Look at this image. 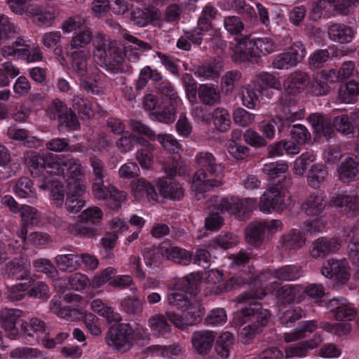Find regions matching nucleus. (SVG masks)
<instances>
[{
	"label": "nucleus",
	"mask_w": 359,
	"mask_h": 359,
	"mask_svg": "<svg viewBox=\"0 0 359 359\" xmlns=\"http://www.w3.org/2000/svg\"><path fill=\"white\" fill-rule=\"evenodd\" d=\"M29 285L27 283H19L6 288L5 294L12 302L20 301L27 294Z\"/></svg>",
	"instance_id": "69168bd1"
},
{
	"label": "nucleus",
	"mask_w": 359,
	"mask_h": 359,
	"mask_svg": "<svg viewBox=\"0 0 359 359\" xmlns=\"http://www.w3.org/2000/svg\"><path fill=\"white\" fill-rule=\"evenodd\" d=\"M11 357L19 359H36L43 358V354L36 348L30 347H20L11 352Z\"/></svg>",
	"instance_id": "13d9d810"
},
{
	"label": "nucleus",
	"mask_w": 359,
	"mask_h": 359,
	"mask_svg": "<svg viewBox=\"0 0 359 359\" xmlns=\"http://www.w3.org/2000/svg\"><path fill=\"white\" fill-rule=\"evenodd\" d=\"M121 306L128 314L132 316L140 315L143 310V302L137 296L124 299Z\"/></svg>",
	"instance_id": "5fc2aeb1"
},
{
	"label": "nucleus",
	"mask_w": 359,
	"mask_h": 359,
	"mask_svg": "<svg viewBox=\"0 0 359 359\" xmlns=\"http://www.w3.org/2000/svg\"><path fill=\"white\" fill-rule=\"evenodd\" d=\"M130 187L134 197L137 200L142 198L144 196H146L148 199L158 200V194L154 187L143 178L133 181Z\"/></svg>",
	"instance_id": "bb28decb"
},
{
	"label": "nucleus",
	"mask_w": 359,
	"mask_h": 359,
	"mask_svg": "<svg viewBox=\"0 0 359 359\" xmlns=\"http://www.w3.org/2000/svg\"><path fill=\"white\" fill-rule=\"evenodd\" d=\"M24 159L34 177H39L45 169L51 167V157L42 156L34 151H27L24 155Z\"/></svg>",
	"instance_id": "2eb2a0df"
},
{
	"label": "nucleus",
	"mask_w": 359,
	"mask_h": 359,
	"mask_svg": "<svg viewBox=\"0 0 359 359\" xmlns=\"http://www.w3.org/2000/svg\"><path fill=\"white\" fill-rule=\"evenodd\" d=\"M22 331L29 337H34V334L38 335L40 334H47V327L45 323L38 318H33L30 319L29 323L23 322L21 325Z\"/></svg>",
	"instance_id": "79ce46f5"
},
{
	"label": "nucleus",
	"mask_w": 359,
	"mask_h": 359,
	"mask_svg": "<svg viewBox=\"0 0 359 359\" xmlns=\"http://www.w3.org/2000/svg\"><path fill=\"white\" fill-rule=\"evenodd\" d=\"M27 15L38 26L49 27L55 20V15L51 11L37 4L27 6Z\"/></svg>",
	"instance_id": "4be33fe9"
},
{
	"label": "nucleus",
	"mask_w": 359,
	"mask_h": 359,
	"mask_svg": "<svg viewBox=\"0 0 359 359\" xmlns=\"http://www.w3.org/2000/svg\"><path fill=\"white\" fill-rule=\"evenodd\" d=\"M263 90L264 88L259 83H253L243 87L241 93L243 104L250 109H255Z\"/></svg>",
	"instance_id": "cd10ccee"
},
{
	"label": "nucleus",
	"mask_w": 359,
	"mask_h": 359,
	"mask_svg": "<svg viewBox=\"0 0 359 359\" xmlns=\"http://www.w3.org/2000/svg\"><path fill=\"white\" fill-rule=\"evenodd\" d=\"M126 198V193L123 191H118L114 187L111 188L109 195L104 199L106 205L112 210H118L121 203Z\"/></svg>",
	"instance_id": "4d7b16f0"
},
{
	"label": "nucleus",
	"mask_w": 359,
	"mask_h": 359,
	"mask_svg": "<svg viewBox=\"0 0 359 359\" xmlns=\"http://www.w3.org/2000/svg\"><path fill=\"white\" fill-rule=\"evenodd\" d=\"M89 162L92 168L90 182L104 180L107 175V170L104 161L93 154L89 157Z\"/></svg>",
	"instance_id": "49530a36"
},
{
	"label": "nucleus",
	"mask_w": 359,
	"mask_h": 359,
	"mask_svg": "<svg viewBox=\"0 0 359 359\" xmlns=\"http://www.w3.org/2000/svg\"><path fill=\"white\" fill-rule=\"evenodd\" d=\"M233 344V336L229 332L222 333L217 340L215 350L218 355L223 358L229 356Z\"/></svg>",
	"instance_id": "ea45409f"
},
{
	"label": "nucleus",
	"mask_w": 359,
	"mask_h": 359,
	"mask_svg": "<svg viewBox=\"0 0 359 359\" xmlns=\"http://www.w3.org/2000/svg\"><path fill=\"white\" fill-rule=\"evenodd\" d=\"M93 56L97 62L112 74L127 71L126 53L116 41H110L103 34H97L93 39Z\"/></svg>",
	"instance_id": "f03ea898"
},
{
	"label": "nucleus",
	"mask_w": 359,
	"mask_h": 359,
	"mask_svg": "<svg viewBox=\"0 0 359 359\" xmlns=\"http://www.w3.org/2000/svg\"><path fill=\"white\" fill-rule=\"evenodd\" d=\"M333 129L341 133L344 135H351L353 133V127L347 115H341L334 118L332 120Z\"/></svg>",
	"instance_id": "e2e57ef3"
},
{
	"label": "nucleus",
	"mask_w": 359,
	"mask_h": 359,
	"mask_svg": "<svg viewBox=\"0 0 359 359\" xmlns=\"http://www.w3.org/2000/svg\"><path fill=\"white\" fill-rule=\"evenodd\" d=\"M313 132L317 136L330 138L334 133L332 126V118L320 113H313L307 118Z\"/></svg>",
	"instance_id": "dca6fc26"
},
{
	"label": "nucleus",
	"mask_w": 359,
	"mask_h": 359,
	"mask_svg": "<svg viewBox=\"0 0 359 359\" xmlns=\"http://www.w3.org/2000/svg\"><path fill=\"white\" fill-rule=\"evenodd\" d=\"M215 339V335L211 331H196L193 333L191 343L198 354L205 355L210 351Z\"/></svg>",
	"instance_id": "6ab92c4d"
},
{
	"label": "nucleus",
	"mask_w": 359,
	"mask_h": 359,
	"mask_svg": "<svg viewBox=\"0 0 359 359\" xmlns=\"http://www.w3.org/2000/svg\"><path fill=\"white\" fill-rule=\"evenodd\" d=\"M100 226L93 225L81 219L73 226L72 232L81 237L94 238L101 233Z\"/></svg>",
	"instance_id": "58836bf2"
},
{
	"label": "nucleus",
	"mask_w": 359,
	"mask_h": 359,
	"mask_svg": "<svg viewBox=\"0 0 359 359\" xmlns=\"http://www.w3.org/2000/svg\"><path fill=\"white\" fill-rule=\"evenodd\" d=\"M55 109L58 119L66 126L73 130H76L79 126L76 114L60 101L55 102Z\"/></svg>",
	"instance_id": "72a5a7b5"
},
{
	"label": "nucleus",
	"mask_w": 359,
	"mask_h": 359,
	"mask_svg": "<svg viewBox=\"0 0 359 359\" xmlns=\"http://www.w3.org/2000/svg\"><path fill=\"white\" fill-rule=\"evenodd\" d=\"M123 38L130 43V45L125 47L127 52H131L128 55L130 60H137L142 53L152 48L150 43L142 41L129 33L123 34Z\"/></svg>",
	"instance_id": "a878e982"
},
{
	"label": "nucleus",
	"mask_w": 359,
	"mask_h": 359,
	"mask_svg": "<svg viewBox=\"0 0 359 359\" xmlns=\"http://www.w3.org/2000/svg\"><path fill=\"white\" fill-rule=\"evenodd\" d=\"M287 169L288 165L286 161H278L265 163L262 168V171L264 174H266L273 178L277 177L281 179L285 176L282 175L285 173Z\"/></svg>",
	"instance_id": "8fccbe9b"
},
{
	"label": "nucleus",
	"mask_w": 359,
	"mask_h": 359,
	"mask_svg": "<svg viewBox=\"0 0 359 359\" xmlns=\"http://www.w3.org/2000/svg\"><path fill=\"white\" fill-rule=\"evenodd\" d=\"M240 60L252 62L262 55H266L275 51L276 43L269 37H259L250 40L245 37L239 42Z\"/></svg>",
	"instance_id": "423d86ee"
},
{
	"label": "nucleus",
	"mask_w": 359,
	"mask_h": 359,
	"mask_svg": "<svg viewBox=\"0 0 359 359\" xmlns=\"http://www.w3.org/2000/svg\"><path fill=\"white\" fill-rule=\"evenodd\" d=\"M266 229L262 222L250 223L245 230L247 241L252 245H260L265 237Z\"/></svg>",
	"instance_id": "e433bc0d"
},
{
	"label": "nucleus",
	"mask_w": 359,
	"mask_h": 359,
	"mask_svg": "<svg viewBox=\"0 0 359 359\" xmlns=\"http://www.w3.org/2000/svg\"><path fill=\"white\" fill-rule=\"evenodd\" d=\"M330 204L344 209L350 217L359 215V194L354 191L334 194Z\"/></svg>",
	"instance_id": "9d476101"
},
{
	"label": "nucleus",
	"mask_w": 359,
	"mask_h": 359,
	"mask_svg": "<svg viewBox=\"0 0 359 359\" xmlns=\"http://www.w3.org/2000/svg\"><path fill=\"white\" fill-rule=\"evenodd\" d=\"M320 327L333 334L338 337H344L350 334L351 331V325L348 323H330L327 322L321 323Z\"/></svg>",
	"instance_id": "864d4df0"
},
{
	"label": "nucleus",
	"mask_w": 359,
	"mask_h": 359,
	"mask_svg": "<svg viewBox=\"0 0 359 359\" xmlns=\"http://www.w3.org/2000/svg\"><path fill=\"white\" fill-rule=\"evenodd\" d=\"M315 156L312 153L305 152L299 156L294 163V173L299 176H302L308 166L314 161Z\"/></svg>",
	"instance_id": "0e129e2a"
},
{
	"label": "nucleus",
	"mask_w": 359,
	"mask_h": 359,
	"mask_svg": "<svg viewBox=\"0 0 359 359\" xmlns=\"http://www.w3.org/2000/svg\"><path fill=\"white\" fill-rule=\"evenodd\" d=\"M195 159L200 168L193 177V189L203 193L209 191L210 187H217L222 184L221 178L223 167L216 162L212 154L201 151L196 155Z\"/></svg>",
	"instance_id": "7ed1b4c3"
},
{
	"label": "nucleus",
	"mask_w": 359,
	"mask_h": 359,
	"mask_svg": "<svg viewBox=\"0 0 359 359\" xmlns=\"http://www.w3.org/2000/svg\"><path fill=\"white\" fill-rule=\"evenodd\" d=\"M201 278V277L198 273H191L184 277L182 283H177L175 286L179 290L194 294Z\"/></svg>",
	"instance_id": "6e6d98bb"
},
{
	"label": "nucleus",
	"mask_w": 359,
	"mask_h": 359,
	"mask_svg": "<svg viewBox=\"0 0 359 359\" xmlns=\"http://www.w3.org/2000/svg\"><path fill=\"white\" fill-rule=\"evenodd\" d=\"M57 267L63 271L72 272L78 269L80 266L79 258L76 255H60L55 257Z\"/></svg>",
	"instance_id": "a19ab883"
},
{
	"label": "nucleus",
	"mask_w": 359,
	"mask_h": 359,
	"mask_svg": "<svg viewBox=\"0 0 359 359\" xmlns=\"http://www.w3.org/2000/svg\"><path fill=\"white\" fill-rule=\"evenodd\" d=\"M198 93L200 101L205 105L214 106L221 101L218 88L213 84H201Z\"/></svg>",
	"instance_id": "2f4dec72"
},
{
	"label": "nucleus",
	"mask_w": 359,
	"mask_h": 359,
	"mask_svg": "<svg viewBox=\"0 0 359 359\" xmlns=\"http://www.w3.org/2000/svg\"><path fill=\"white\" fill-rule=\"evenodd\" d=\"M305 241L306 238L300 231L292 229L282 236L280 244L285 250H297L304 245Z\"/></svg>",
	"instance_id": "f704fd0d"
},
{
	"label": "nucleus",
	"mask_w": 359,
	"mask_h": 359,
	"mask_svg": "<svg viewBox=\"0 0 359 359\" xmlns=\"http://www.w3.org/2000/svg\"><path fill=\"white\" fill-rule=\"evenodd\" d=\"M4 271L8 277L16 280L27 279L30 276L29 265L22 258H15L7 262Z\"/></svg>",
	"instance_id": "5701e85b"
},
{
	"label": "nucleus",
	"mask_w": 359,
	"mask_h": 359,
	"mask_svg": "<svg viewBox=\"0 0 359 359\" xmlns=\"http://www.w3.org/2000/svg\"><path fill=\"white\" fill-rule=\"evenodd\" d=\"M310 85V77L306 72H294L283 81L284 94L278 100V104L285 114V118L294 121L300 117L299 108L294 95L300 93Z\"/></svg>",
	"instance_id": "20e7f679"
},
{
	"label": "nucleus",
	"mask_w": 359,
	"mask_h": 359,
	"mask_svg": "<svg viewBox=\"0 0 359 359\" xmlns=\"http://www.w3.org/2000/svg\"><path fill=\"white\" fill-rule=\"evenodd\" d=\"M268 274H271L274 278L280 280L292 281L302 276V271L299 266L286 265L276 269L273 271H265L259 276V281H255L253 287H251V288L255 290L257 288H262L265 291L262 287H259V282L263 281Z\"/></svg>",
	"instance_id": "ddd939ff"
},
{
	"label": "nucleus",
	"mask_w": 359,
	"mask_h": 359,
	"mask_svg": "<svg viewBox=\"0 0 359 359\" xmlns=\"http://www.w3.org/2000/svg\"><path fill=\"white\" fill-rule=\"evenodd\" d=\"M292 184V178L284 176L271 186L260 197V210L268 213L271 210L282 211L285 209L290 199L287 190Z\"/></svg>",
	"instance_id": "39448f33"
},
{
	"label": "nucleus",
	"mask_w": 359,
	"mask_h": 359,
	"mask_svg": "<svg viewBox=\"0 0 359 359\" xmlns=\"http://www.w3.org/2000/svg\"><path fill=\"white\" fill-rule=\"evenodd\" d=\"M332 276L341 283H345L350 278L349 266L346 259H332Z\"/></svg>",
	"instance_id": "a18cd8bd"
},
{
	"label": "nucleus",
	"mask_w": 359,
	"mask_h": 359,
	"mask_svg": "<svg viewBox=\"0 0 359 359\" xmlns=\"http://www.w3.org/2000/svg\"><path fill=\"white\" fill-rule=\"evenodd\" d=\"M328 36L334 42L345 44L352 41L355 34L354 29L343 23H333L327 29Z\"/></svg>",
	"instance_id": "aec40b11"
},
{
	"label": "nucleus",
	"mask_w": 359,
	"mask_h": 359,
	"mask_svg": "<svg viewBox=\"0 0 359 359\" xmlns=\"http://www.w3.org/2000/svg\"><path fill=\"white\" fill-rule=\"evenodd\" d=\"M242 74L238 70H230L226 72L221 79V86L223 92L230 94L233 92L234 87L241 80Z\"/></svg>",
	"instance_id": "37998d69"
},
{
	"label": "nucleus",
	"mask_w": 359,
	"mask_h": 359,
	"mask_svg": "<svg viewBox=\"0 0 359 359\" xmlns=\"http://www.w3.org/2000/svg\"><path fill=\"white\" fill-rule=\"evenodd\" d=\"M266 292L262 288H257L255 290L250 288L237 297L238 303H247L248 306L241 310L243 318H248L252 321V324L244 327L241 331V337L245 339V342L254 338L262 331V327L269 323L270 313L264 309L262 305L255 301V299H262Z\"/></svg>",
	"instance_id": "f257e3e1"
},
{
	"label": "nucleus",
	"mask_w": 359,
	"mask_h": 359,
	"mask_svg": "<svg viewBox=\"0 0 359 359\" xmlns=\"http://www.w3.org/2000/svg\"><path fill=\"white\" fill-rule=\"evenodd\" d=\"M176 290L177 291L168 295V303L170 306L178 310L186 311L198 304V300L195 294L187 293L177 288Z\"/></svg>",
	"instance_id": "412c9836"
},
{
	"label": "nucleus",
	"mask_w": 359,
	"mask_h": 359,
	"mask_svg": "<svg viewBox=\"0 0 359 359\" xmlns=\"http://www.w3.org/2000/svg\"><path fill=\"white\" fill-rule=\"evenodd\" d=\"M157 188L161 196L170 200H180L184 196V189L182 186L175 182H168L160 180L157 182Z\"/></svg>",
	"instance_id": "c85d7f7f"
},
{
	"label": "nucleus",
	"mask_w": 359,
	"mask_h": 359,
	"mask_svg": "<svg viewBox=\"0 0 359 359\" xmlns=\"http://www.w3.org/2000/svg\"><path fill=\"white\" fill-rule=\"evenodd\" d=\"M158 251L163 257L183 266L189 265L192 260L191 252L175 246L169 241L161 243Z\"/></svg>",
	"instance_id": "9b49d317"
},
{
	"label": "nucleus",
	"mask_w": 359,
	"mask_h": 359,
	"mask_svg": "<svg viewBox=\"0 0 359 359\" xmlns=\"http://www.w3.org/2000/svg\"><path fill=\"white\" fill-rule=\"evenodd\" d=\"M306 316V312L299 306L290 308L280 314V320L283 325L291 327L297 320Z\"/></svg>",
	"instance_id": "3c124183"
},
{
	"label": "nucleus",
	"mask_w": 359,
	"mask_h": 359,
	"mask_svg": "<svg viewBox=\"0 0 359 359\" xmlns=\"http://www.w3.org/2000/svg\"><path fill=\"white\" fill-rule=\"evenodd\" d=\"M222 70V63L219 60H212L198 66L195 74L199 77L214 81L219 78Z\"/></svg>",
	"instance_id": "c756f323"
},
{
	"label": "nucleus",
	"mask_w": 359,
	"mask_h": 359,
	"mask_svg": "<svg viewBox=\"0 0 359 359\" xmlns=\"http://www.w3.org/2000/svg\"><path fill=\"white\" fill-rule=\"evenodd\" d=\"M268 291L273 293L278 301L282 304H290L294 302L296 294V287L290 285H285L282 287H279V284L273 281L266 286Z\"/></svg>",
	"instance_id": "393cba45"
},
{
	"label": "nucleus",
	"mask_w": 359,
	"mask_h": 359,
	"mask_svg": "<svg viewBox=\"0 0 359 359\" xmlns=\"http://www.w3.org/2000/svg\"><path fill=\"white\" fill-rule=\"evenodd\" d=\"M325 205L322 194H313L302 205V209L308 215H315L320 213Z\"/></svg>",
	"instance_id": "c9c22d12"
},
{
	"label": "nucleus",
	"mask_w": 359,
	"mask_h": 359,
	"mask_svg": "<svg viewBox=\"0 0 359 359\" xmlns=\"http://www.w3.org/2000/svg\"><path fill=\"white\" fill-rule=\"evenodd\" d=\"M133 334V330L129 324H119L116 327H111L107 331L105 341L114 350L124 353L132 347Z\"/></svg>",
	"instance_id": "0eeeda50"
},
{
	"label": "nucleus",
	"mask_w": 359,
	"mask_h": 359,
	"mask_svg": "<svg viewBox=\"0 0 359 359\" xmlns=\"http://www.w3.org/2000/svg\"><path fill=\"white\" fill-rule=\"evenodd\" d=\"M339 180L344 182L352 181L359 171L358 163L351 157L345 158L338 166Z\"/></svg>",
	"instance_id": "473e14b6"
},
{
	"label": "nucleus",
	"mask_w": 359,
	"mask_h": 359,
	"mask_svg": "<svg viewBox=\"0 0 359 359\" xmlns=\"http://www.w3.org/2000/svg\"><path fill=\"white\" fill-rule=\"evenodd\" d=\"M148 323L151 330L158 334H164L171 330V327L167 322L166 316L163 314L158 313L151 316Z\"/></svg>",
	"instance_id": "de8ad7c7"
},
{
	"label": "nucleus",
	"mask_w": 359,
	"mask_h": 359,
	"mask_svg": "<svg viewBox=\"0 0 359 359\" xmlns=\"http://www.w3.org/2000/svg\"><path fill=\"white\" fill-rule=\"evenodd\" d=\"M13 191L20 198H27L28 202L34 203L36 198V191L32 181L27 177H21L14 184Z\"/></svg>",
	"instance_id": "b1692460"
},
{
	"label": "nucleus",
	"mask_w": 359,
	"mask_h": 359,
	"mask_svg": "<svg viewBox=\"0 0 359 359\" xmlns=\"http://www.w3.org/2000/svg\"><path fill=\"white\" fill-rule=\"evenodd\" d=\"M20 74V70L12 62H6L0 67V87L9 86L11 79Z\"/></svg>",
	"instance_id": "603ef678"
},
{
	"label": "nucleus",
	"mask_w": 359,
	"mask_h": 359,
	"mask_svg": "<svg viewBox=\"0 0 359 359\" xmlns=\"http://www.w3.org/2000/svg\"><path fill=\"white\" fill-rule=\"evenodd\" d=\"M22 315L23 311L18 309H5L0 313L1 326L11 339L18 334L16 324Z\"/></svg>",
	"instance_id": "4468645a"
},
{
	"label": "nucleus",
	"mask_w": 359,
	"mask_h": 359,
	"mask_svg": "<svg viewBox=\"0 0 359 359\" xmlns=\"http://www.w3.org/2000/svg\"><path fill=\"white\" fill-rule=\"evenodd\" d=\"M341 248L340 241L335 238L320 237L312 243L310 255L313 258H323L336 253Z\"/></svg>",
	"instance_id": "f8f14e48"
},
{
	"label": "nucleus",
	"mask_w": 359,
	"mask_h": 359,
	"mask_svg": "<svg viewBox=\"0 0 359 359\" xmlns=\"http://www.w3.org/2000/svg\"><path fill=\"white\" fill-rule=\"evenodd\" d=\"M178 104L169 103L161 111L151 113V118L164 123H172L175 119L176 109Z\"/></svg>",
	"instance_id": "09e8293b"
},
{
	"label": "nucleus",
	"mask_w": 359,
	"mask_h": 359,
	"mask_svg": "<svg viewBox=\"0 0 359 359\" xmlns=\"http://www.w3.org/2000/svg\"><path fill=\"white\" fill-rule=\"evenodd\" d=\"M348 257L353 267L359 274V240L351 239L348 245Z\"/></svg>",
	"instance_id": "774afa93"
},
{
	"label": "nucleus",
	"mask_w": 359,
	"mask_h": 359,
	"mask_svg": "<svg viewBox=\"0 0 359 359\" xmlns=\"http://www.w3.org/2000/svg\"><path fill=\"white\" fill-rule=\"evenodd\" d=\"M252 201L248 198H239L229 196L221 199L218 210L233 215L239 220H245L248 217L251 210Z\"/></svg>",
	"instance_id": "6e6552de"
},
{
	"label": "nucleus",
	"mask_w": 359,
	"mask_h": 359,
	"mask_svg": "<svg viewBox=\"0 0 359 359\" xmlns=\"http://www.w3.org/2000/svg\"><path fill=\"white\" fill-rule=\"evenodd\" d=\"M328 175L326 168L321 164L313 165L308 173L307 182L312 188H318Z\"/></svg>",
	"instance_id": "4c0bfd02"
},
{
	"label": "nucleus",
	"mask_w": 359,
	"mask_h": 359,
	"mask_svg": "<svg viewBox=\"0 0 359 359\" xmlns=\"http://www.w3.org/2000/svg\"><path fill=\"white\" fill-rule=\"evenodd\" d=\"M224 27L232 35L241 34L244 29V25L241 19L235 15L225 17L224 19Z\"/></svg>",
	"instance_id": "338daca9"
},
{
	"label": "nucleus",
	"mask_w": 359,
	"mask_h": 359,
	"mask_svg": "<svg viewBox=\"0 0 359 359\" xmlns=\"http://www.w3.org/2000/svg\"><path fill=\"white\" fill-rule=\"evenodd\" d=\"M297 66L287 50L276 55L272 62V67L276 69H289Z\"/></svg>",
	"instance_id": "680f3d73"
},
{
	"label": "nucleus",
	"mask_w": 359,
	"mask_h": 359,
	"mask_svg": "<svg viewBox=\"0 0 359 359\" xmlns=\"http://www.w3.org/2000/svg\"><path fill=\"white\" fill-rule=\"evenodd\" d=\"M161 17L160 11L156 8L135 9L131 13V20L138 27H144L149 23L157 20Z\"/></svg>",
	"instance_id": "7c9ffc66"
},
{
	"label": "nucleus",
	"mask_w": 359,
	"mask_h": 359,
	"mask_svg": "<svg viewBox=\"0 0 359 359\" xmlns=\"http://www.w3.org/2000/svg\"><path fill=\"white\" fill-rule=\"evenodd\" d=\"M158 92L169 100V103L180 104L181 100L172 84L168 81H162L157 87Z\"/></svg>",
	"instance_id": "bf43d9fd"
},
{
	"label": "nucleus",
	"mask_w": 359,
	"mask_h": 359,
	"mask_svg": "<svg viewBox=\"0 0 359 359\" xmlns=\"http://www.w3.org/2000/svg\"><path fill=\"white\" fill-rule=\"evenodd\" d=\"M86 191L84 184L72 185L67 188V198L65 205L67 211L71 213H77L85 205L82 196Z\"/></svg>",
	"instance_id": "a211bd4d"
},
{
	"label": "nucleus",
	"mask_w": 359,
	"mask_h": 359,
	"mask_svg": "<svg viewBox=\"0 0 359 359\" xmlns=\"http://www.w3.org/2000/svg\"><path fill=\"white\" fill-rule=\"evenodd\" d=\"M59 165L67 182V188H69L70 184H83V167L78 158H64L60 161Z\"/></svg>",
	"instance_id": "1a4fd4ad"
},
{
	"label": "nucleus",
	"mask_w": 359,
	"mask_h": 359,
	"mask_svg": "<svg viewBox=\"0 0 359 359\" xmlns=\"http://www.w3.org/2000/svg\"><path fill=\"white\" fill-rule=\"evenodd\" d=\"M212 119L215 126L220 132H226L230 128V115L226 109L222 107L216 108L213 111Z\"/></svg>",
	"instance_id": "c03bdc74"
},
{
	"label": "nucleus",
	"mask_w": 359,
	"mask_h": 359,
	"mask_svg": "<svg viewBox=\"0 0 359 359\" xmlns=\"http://www.w3.org/2000/svg\"><path fill=\"white\" fill-rule=\"evenodd\" d=\"M92 38L93 33L90 30L84 29L80 31L72 37L70 41L71 48L78 49L77 50H80V48L86 47L90 43Z\"/></svg>",
	"instance_id": "052dcab7"
},
{
	"label": "nucleus",
	"mask_w": 359,
	"mask_h": 359,
	"mask_svg": "<svg viewBox=\"0 0 359 359\" xmlns=\"http://www.w3.org/2000/svg\"><path fill=\"white\" fill-rule=\"evenodd\" d=\"M69 57L73 76L79 79L87 76L89 74L88 64L90 59L89 53L84 50H73L70 52Z\"/></svg>",
	"instance_id": "f3484780"
}]
</instances>
